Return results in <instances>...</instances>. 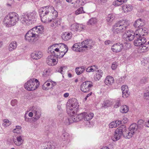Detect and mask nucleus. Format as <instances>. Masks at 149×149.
<instances>
[{
	"label": "nucleus",
	"mask_w": 149,
	"mask_h": 149,
	"mask_svg": "<svg viewBox=\"0 0 149 149\" xmlns=\"http://www.w3.org/2000/svg\"><path fill=\"white\" fill-rule=\"evenodd\" d=\"M69 134L66 132L63 133L61 136L62 139L63 141L67 140L68 139Z\"/></svg>",
	"instance_id": "nucleus-41"
},
{
	"label": "nucleus",
	"mask_w": 149,
	"mask_h": 149,
	"mask_svg": "<svg viewBox=\"0 0 149 149\" xmlns=\"http://www.w3.org/2000/svg\"><path fill=\"white\" fill-rule=\"evenodd\" d=\"M103 74L102 71L101 70H98L96 72L95 75L94 77L95 80L97 81L99 80L102 77Z\"/></svg>",
	"instance_id": "nucleus-28"
},
{
	"label": "nucleus",
	"mask_w": 149,
	"mask_h": 149,
	"mask_svg": "<svg viewBox=\"0 0 149 149\" xmlns=\"http://www.w3.org/2000/svg\"><path fill=\"white\" fill-rule=\"evenodd\" d=\"M84 13H85V12L83 10V8L82 7H80L75 12V13L77 15Z\"/></svg>",
	"instance_id": "nucleus-42"
},
{
	"label": "nucleus",
	"mask_w": 149,
	"mask_h": 149,
	"mask_svg": "<svg viewBox=\"0 0 149 149\" xmlns=\"http://www.w3.org/2000/svg\"><path fill=\"white\" fill-rule=\"evenodd\" d=\"M69 93H65L64 95V96L65 97H67L69 96Z\"/></svg>",
	"instance_id": "nucleus-64"
},
{
	"label": "nucleus",
	"mask_w": 149,
	"mask_h": 149,
	"mask_svg": "<svg viewBox=\"0 0 149 149\" xmlns=\"http://www.w3.org/2000/svg\"><path fill=\"white\" fill-rule=\"evenodd\" d=\"M121 101L119 99L117 100L116 102V103L114 105V107L117 108L120 106Z\"/></svg>",
	"instance_id": "nucleus-46"
},
{
	"label": "nucleus",
	"mask_w": 149,
	"mask_h": 149,
	"mask_svg": "<svg viewBox=\"0 0 149 149\" xmlns=\"http://www.w3.org/2000/svg\"><path fill=\"white\" fill-rule=\"evenodd\" d=\"M72 36V34L71 33L65 32L63 33L62 38L64 40L67 41L71 38Z\"/></svg>",
	"instance_id": "nucleus-24"
},
{
	"label": "nucleus",
	"mask_w": 149,
	"mask_h": 149,
	"mask_svg": "<svg viewBox=\"0 0 149 149\" xmlns=\"http://www.w3.org/2000/svg\"><path fill=\"white\" fill-rule=\"evenodd\" d=\"M148 30L146 28L137 29L135 31V39L134 45L136 46H140L147 42L146 36L148 34Z\"/></svg>",
	"instance_id": "nucleus-2"
},
{
	"label": "nucleus",
	"mask_w": 149,
	"mask_h": 149,
	"mask_svg": "<svg viewBox=\"0 0 149 149\" xmlns=\"http://www.w3.org/2000/svg\"><path fill=\"white\" fill-rule=\"evenodd\" d=\"M115 121H113L111 122L109 125V127L111 128H113L117 127V125Z\"/></svg>",
	"instance_id": "nucleus-45"
},
{
	"label": "nucleus",
	"mask_w": 149,
	"mask_h": 149,
	"mask_svg": "<svg viewBox=\"0 0 149 149\" xmlns=\"http://www.w3.org/2000/svg\"><path fill=\"white\" fill-rule=\"evenodd\" d=\"M14 144L17 146H20L23 144L24 142L22 136L18 135L16 137V138L13 139Z\"/></svg>",
	"instance_id": "nucleus-14"
},
{
	"label": "nucleus",
	"mask_w": 149,
	"mask_h": 149,
	"mask_svg": "<svg viewBox=\"0 0 149 149\" xmlns=\"http://www.w3.org/2000/svg\"><path fill=\"white\" fill-rule=\"evenodd\" d=\"M73 114L72 113H70L71 116L70 117L68 118V121L70 123H72L73 122H78L80 121L82 119V116L81 115L79 114L78 115H76V114Z\"/></svg>",
	"instance_id": "nucleus-11"
},
{
	"label": "nucleus",
	"mask_w": 149,
	"mask_h": 149,
	"mask_svg": "<svg viewBox=\"0 0 149 149\" xmlns=\"http://www.w3.org/2000/svg\"><path fill=\"white\" fill-rule=\"evenodd\" d=\"M129 25L128 21L120 20L116 23L113 26L112 31L113 33L116 34L124 32Z\"/></svg>",
	"instance_id": "nucleus-7"
},
{
	"label": "nucleus",
	"mask_w": 149,
	"mask_h": 149,
	"mask_svg": "<svg viewBox=\"0 0 149 149\" xmlns=\"http://www.w3.org/2000/svg\"><path fill=\"white\" fill-rule=\"evenodd\" d=\"M143 123V121L142 120H139L138 122V123L139 125H141L142 123Z\"/></svg>",
	"instance_id": "nucleus-63"
},
{
	"label": "nucleus",
	"mask_w": 149,
	"mask_h": 149,
	"mask_svg": "<svg viewBox=\"0 0 149 149\" xmlns=\"http://www.w3.org/2000/svg\"><path fill=\"white\" fill-rule=\"evenodd\" d=\"M44 145L42 149H54L55 148L54 146L51 142H46Z\"/></svg>",
	"instance_id": "nucleus-26"
},
{
	"label": "nucleus",
	"mask_w": 149,
	"mask_h": 149,
	"mask_svg": "<svg viewBox=\"0 0 149 149\" xmlns=\"http://www.w3.org/2000/svg\"><path fill=\"white\" fill-rule=\"evenodd\" d=\"M4 123H3L2 125L4 127L9 126L11 124L10 121L8 119H5L3 120Z\"/></svg>",
	"instance_id": "nucleus-43"
},
{
	"label": "nucleus",
	"mask_w": 149,
	"mask_h": 149,
	"mask_svg": "<svg viewBox=\"0 0 149 149\" xmlns=\"http://www.w3.org/2000/svg\"><path fill=\"white\" fill-rule=\"evenodd\" d=\"M81 45H78V43L74 44L72 47V49L74 51L80 52L83 49L82 47H80Z\"/></svg>",
	"instance_id": "nucleus-30"
},
{
	"label": "nucleus",
	"mask_w": 149,
	"mask_h": 149,
	"mask_svg": "<svg viewBox=\"0 0 149 149\" xmlns=\"http://www.w3.org/2000/svg\"><path fill=\"white\" fill-rule=\"evenodd\" d=\"M41 21L45 23L51 22L56 18L58 12L52 6H46L42 7L39 11Z\"/></svg>",
	"instance_id": "nucleus-1"
},
{
	"label": "nucleus",
	"mask_w": 149,
	"mask_h": 149,
	"mask_svg": "<svg viewBox=\"0 0 149 149\" xmlns=\"http://www.w3.org/2000/svg\"><path fill=\"white\" fill-rule=\"evenodd\" d=\"M53 55H51L48 56L46 60V63L49 66H54L56 65L57 61H56L55 59L53 58Z\"/></svg>",
	"instance_id": "nucleus-16"
},
{
	"label": "nucleus",
	"mask_w": 149,
	"mask_h": 149,
	"mask_svg": "<svg viewBox=\"0 0 149 149\" xmlns=\"http://www.w3.org/2000/svg\"><path fill=\"white\" fill-rule=\"evenodd\" d=\"M147 58H146L145 59H144L143 61H142V63H143L144 64H147L148 62V61L146 60Z\"/></svg>",
	"instance_id": "nucleus-59"
},
{
	"label": "nucleus",
	"mask_w": 149,
	"mask_h": 149,
	"mask_svg": "<svg viewBox=\"0 0 149 149\" xmlns=\"http://www.w3.org/2000/svg\"><path fill=\"white\" fill-rule=\"evenodd\" d=\"M82 116V119L86 121H88L91 120L94 116V114L93 113H87L86 112H83L80 113Z\"/></svg>",
	"instance_id": "nucleus-18"
},
{
	"label": "nucleus",
	"mask_w": 149,
	"mask_h": 149,
	"mask_svg": "<svg viewBox=\"0 0 149 149\" xmlns=\"http://www.w3.org/2000/svg\"><path fill=\"white\" fill-rule=\"evenodd\" d=\"M17 46V43L15 41L12 42L9 45L8 47V50L10 52L15 50Z\"/></svg>",
	"instance_id": "nucleus-23"
},
{
	"label": "nucleus",
	"mask_w": 149,
	"mask_h": 149,
	"mask_svg": "<svg viewBox=\"0 0 149 149\" xmlns=\"http://www.w3.org/2000/svg\"><path fill=\"white\" fill-rule=\"evenodd\" d=\"M147 43L144 44L142 45H141L139 49H141V52H144L148 51L149 50V46L148 45Z\"/></svg>",
	"instance_id": "nucleus-29"
},
{
	"label": "nucleus",
	"mask_w": 149,
	"mask_h": 149,
	"mask_svg": "<svg viewBox=\"0 0 149 149\" xmlns=\"http://www.w3.org/2000/svg\"><path fill=\"white\" fill-rule=\"evenodd\" d=\"M43 32V27L42 26L34 27L26 33L25 36V39L28 41L33 42L36 38H39Z\"/></svg>",
	"instance_id": "nucleus-3"
},
{
	"label": "nucleus",
	"mask_w": 149,
	"mask_h": 149,
	"mask_svg": "<svg viewBox=\"0 0 149 149\" xmlns=\"http://www.w3.org/2000/svg\"><path fill=\"white\" fill-rule=\"evenodd\" d=\"M116 125H117V127L121 123V121L119 120H116Z\"/></svg>",
	"instance_id": "nucleus-62"
},
{
	"label": "nucleus",
	"mask_w": 149,
	"mask_h": 149,
	"mask_svg": "<svg viewBox=\"0 0 149 149\" xmlns=\"http://www.w3.org/2000/svg\"><path fill=\"white\" fill-rule=\"evenodd\" d=\"M52 82V85H53V83H55L54 82L50 81V80H47L44 84L42 86V88L44 90H47L48 89L47 87L49 86L50 85V83L49 82Z\"/></svg>",
	"instance_id": "nucleus-32"
},
{
	"label": "nucleus",
	"mask_w": 149,
	"mask_h": 149,
	"mask_svg": "<svg viewBox=\"0 0 149 149\" xmlns=\"http://www.w3.org/2000/svg\"><path fill=\"white\" fill-rule=\"evenodd\" d=\"M135 36V33H134L129 31L123 34V38L125 40L127 41H130L134 39Z\"/></svg>",
	"instance_id": "nucleus-12"
},
{
	"label": "nucleus",
	"mask_w": 149,
	"mask_h": 149,
	"mask_svg": "<svg viewBox=\"0 0 149 149\" xmlns=\"http://www.w3.org/2000/svg\"><path fill=\"white\" fill-rule=\"evenodd\" d=\"M78 24H73L71 26L70 29L72 31H78Z\"/></svg>",
	"instance_id": "nucleus-40"
},
{
	"label": "nucleus",
	"mask_w": 149,
	"mask_h": 149,
	"mask_svg": "<svg viewBox=\"0 0 149 149\" xmlns=\"http://www.w3.org/2000/svg\"><path fill=\"white\" fill-rule=\"evenodd\" d=\"M35 114L34 119L37 120H38L40 117L41 116V113L40 111L38 110L34 111L33 112Z\"/></svg>",
	"instance_id": "nucleus-36"
},
{
	"label": "nucleus",
	"mask_w": 149,
	"mask_h": 149,
	"mask_svg": "<svg viewBox=\"0 0 149 149\" xmlns=\"http://www.w3.org/2000/svg\"><path fill=\"white\" fill-rule=\"evenodd\" d=\"M59 54H56V55L55 56H57V58H62L63 56L66 53H65V52H63V53H61V52H59Z\"/></svg>",
	"instance_id": "nucleus-48"
},
{
	"label": "nucleus",
	"mask_w": 149,
	"mask_h": 149,
	"mask_svg": "<svg viewBox=\"0 0 149 149\" xmlns=\"http://www.w3.org/2000/svg\"><path fill=\"white\" fill-rule=\"evenodd\" d=\"M78 31L80 32L81 31H82L84 29L83 26L81 25L78 24Z\"/></svg>",
	"instance_id": "nucleus-55"
},
{
	"label": "nucleus",
	"mask_w": 149,
	"mask_h": 149,
	"mask_svg": "<svg viewBox=\"0 0 149 149\" xmlns=\"http://www.w3.org/2000/svg\"><path fill=\"white\" fill-rule=\"evenodd\" d=\"M93 86V83L92 82L86 81L83 82L80 86L81 90L84 92H88L90 88Z\"/></svg>",
	"instance_id": "nucleus-10"
},
{
	"label": "nucleus",
	"mask_w": 149,
	"mask_h": 149,
	"mask_svg": "<svg viewBox=\"0 0 149 149\" xmlns=\"http://www.w3.org/2000/svg\"><path fill=\"white\" fill-rule=\"evenodd\" d=\"M97 66L96 65L92 66L90 67H89L86 69V71L88 72H93L95 70L97 69Z\"/></svg>",
	"instance_id": "nucleus-38"
},
{
	"label": "nucleus",
	"mask_w": 149,
	"mask_h": 149,
	"mask_svg": "<svg viewBox=\"0 0 149 149\" xmlns=\"http://www.w3.org/2000/svg\"><path fill=\"white\" fill-rule=\"evenodd\" d=\"M85 69L86 67L84 66L77 67L75 69V72L77 75H80L85 71Z\"/></svg>",
	"instance_id": "nucleus-31"
},
{
	"label": "nucleus",
	"mask_w": 149,
	"mask_h": 149,
	"mask_svg": "<svg viewBox=\"0 0 149 149\" xmlns=\"http://www.w3.org/2000/svg\"><path fill=\"white\" fill-rule=\"evenodd\" d=\"M123 46L122 43L118 42L113 45L111 47L112 51L118 53L121 52L123 49Z\"/></svg>",
	"instance_id": "nucleus-13"
},
{
	"label": "nucleus",
	"mask_w": 149,
	"mask_h": 149,
	"mask_svg": "<svg viewBox=\"0 0 149 149\" xmlns=\"http://www.w3.org/2000/svg\"><path fill=\"white\" fill-rule=\"evenodd\" d=\"M145 25L144 20L141 19H137L134 24V26L136 28L139 29L142 28L144 29L145 28H141Z\"/></svg>",
	"instance_id": "nucleus-15"
},
{
	"label": "nucleus",
	"mask_w": 149,
	"mask_h": 149,
	"mask_svg": "<svg viewBox=\"0 0 149 149\" xmlns=\"http://www.w3.org/2000/svg\"><path fill=\"white\" fill-rule=\"evenodd\" d=\"M22 127L20 126L17 125L16 126V128L13 130V133L17 132V131H16L17 130H21Z\"/></svg>",
	"instance_id": "nucleus-51"
},
{
	"label": "nucleus",
	"mask_w": 149,
	"mask_h": 149,
	"mask_svg": "<svg viewBox=\"0 0 149 149\" xmlns=\"http://www.w3.org/2000/svg\"><path fill=\"white\" fill-rule=\"evenodd\" d=\"M146 81V80L145 79H143L140 81V83L141 84L144 83Z\"/></svg>",
	"instance_id": "nucleus-61"
},
{
	"label": "nucleus",
	"mask_w": 149,
	"mask_h": 149,
	"mask_svg": "<svg viewBox=\"0 0 149 149\" xmlns=\"http://www.w3.org/2000/svg\"><path fill=\"white\" fill-rule=\"evenodd\" d=\"M81 44L80 47H82L83 49L84 48L91 49L93 47V44L91 40H85L82 42Z\"/></svg>",
	"instance_id": "nucleus-17"
},
{
	"label": "nucleus",
	"mask_w": 149,
	"mask_h": 149,
	"mask_svg": "<svg viewBox=\"0 0 149 149\" xmlns=\"http://www.w3.org/2000/svg\"><path fill=\"white\" fill-rule=\"evenodd\" d=\"M17 101L16 100H12L11 102V104L13 106H15L17 104Z\"/></svg>",
	"instance_id": "nucleus-54"
},
{
	"label": "nucleus",
	"mask_w": 149,
	"mask_h": 149,
	"mask_svg": "<svg viewBox=\"0 0 149 149\" xmlns=\"http://www.w3.org/2000/svg\"><path fill=\"white\" fill-rule=\"evenodd\" d=\"M138 126L135 123H133L129 127V131L132 133L133 135L134 133L137 131Z\"/></svg>",
	"instance_id": "nucleus-25"
},
{
	"label": "nucleus",
	"mask_w": 149,
	"mask_h": 149,
	"mask_svg": "<svg viewBox=\"0 0 149 149\" xmlns=\"http://www.w3.org/2000/svg\"><path fill=\"white\" fill-rule=\"evenodd\" d=\"M25 120L27 122H29L31 121V118L26 117L25 115L24 116Z\"/></svg>",
	"instance_id": "nucleus-57"
},
{
	"label": "nucleus",
	"mask_w": 149,
	"mask_h": 149,
	"mask_svg": "<svg viewBox=\"0 0 149 149\" xmlns=\"http://www.w3.org/2000/svg\"><path fill=\"white\" fill-rule=\"evenodd\" d=\"M117 66L118 64L117 62H113L111 66L112 69L113 70H115L117 68Z\"/></svg>",
	"instance_id": "nucleus-50"
},
{
	"label": "nucleus",
	"mask_w": 149,
	"mask_h": 149,
	"mask_svg": "<svg viewBox=\"0 0 149 149\" xmlns=\"http://www.w3.org/2000/svg\"><path fill=\"white\" fill-rule=\"evenodd\" d=\"M66 68L67 67L65 66L61 67L58 70V72H60L61 74H63L65 71V69H66Z\"/></svg>",
	"instance_id": "nucleus-44"
},
{
	"label": "nucleus",
	"mask_w": 149,
	"mask_h": 149,
	"mask_svg": "<svg viewBox=\"0 0 149 149\" xmlns=\"http://www.w3.org/2000/svg\"><path fill=\"white\" fill-rule=\"evenodd\" d=\"M53 23L51 24V26L56 27V26H58L60 24V21L58 19H55L54 20H52Z\"/></svg>",
	"instance_id": "nucleus-34"
},
{
	"label": "nucleus",
	"mask_w": 149,
	"mask_h": 149,
	"mask_svg": "<svg viewBox=\"0 0 149 149\" xmlns=\"http://www.w3.org/2000/svg\"><path fill=\"white\" fill-rule=\"evenodd\" d=\"M114 80V78L111 76H108L104 80L105 84L109 86L113 84Z\"/></svg>",
	"instance_id": "nucleus-22"
},
{
	"label": "nucleus",
	"mask_w": 149,
	"mask_h": 149,
	"mask_svg": "<svg viewBox=\"0 0 149 149\" xmlns=\"http://www.w3.org/2000/svg\"><path fill=\"white\" fill-rule=\"evenodd\" d=\"M145 125L146 127H149V120L147 122H145Z\"/></svg>",
	"instance_id": "nucleus-60"
},
{
	"label": "nucleus",
	"mask_w": 149,
	"mask_h": 149,
	"mask_svg": "<svg viewBox=\"0 0 149 149\" xmlns=\"http://www.w3.org/2000/svg\"><path fill=\"white\" fill-rule=\"evenodd\" d=\"M129 110V107L126 105H122L120 107V111L123 113H126L128 112Z\"/></svg>",
	"instance_id": "nucleus-35"
},
{
	"label": "nucleus",
	"mask_w": 149,
	"mask_h": 149,
	"mask_svg": "<svg viewBox=\"0 0 149 149\" xmlns=\"http://www.w3.org/2000/svg\"><path fill=\"white\" fill-rule=\"evenodd\" d=\"M39 85L38 81L36 79H32L28 81L24 85V88L28 91L34 90Z\"/></svg>",
	"instance_id": "nucleus-8"
},
{
	"label": "nucleus",
	"mask_w": 149,
	"mask_h": 149,
	"mask_svg": "<svg viewBox=\"0 0 149 149\" xmlns=\"http://www.w3.org/2000/svg\"><path fill=\"white\" fill-rule=\"evenodd\" d=\"M115 18V16L113 14H111L108 15L107 20L108 22L109 21H112Z\"/></svg>",
	"instance_id": "nucleus-39"
},
{
	"label": "nucleus",
	"mask_w": 149,
	"mask_h": 149,
	"mask_svg": "<svg viewBox=\"0 0 149 149\" xmlns=\"http://www.w3.org/2000/svg\"><path fill=\"white\" fill-rule=\"evenodd\" d=\"M56 44L57 45H58L60 49V52H61V53L65 52V53H66L68 51V47L65 44L63 43Z\"/></svg>",
	"instance_id": "nucleus-20"
},
{
	"label": "nucleus",
	"mask_w": 149,
	"mask_h": 149,
	"mask_svg": "<svg viewBox=\"0 0 149 149\" xmlns=\"http://www.w3.org/2000/svg\"><path fill=\"white\" fill-rule=\"evenodd\" d=\"M126 76L122 77L119 79L120 83L121 84L123 83L125 81V79L126 78Z\"/></svg>",
	"instance_id": "nucleus-52"
},
{
	"label": "nucleus",
	"mask_w": 149,
	"mask_h": 149,
	"mask_svg": "<svg viewBox=\"0 0 149 149\" xmlns=\"http://www.w3.org/2000/svg\"><path fill=\"white\" fill-rule=\"evenodd\" d=\"M129 132V130H126L125 127L123 126L118 127L115 131V134L114 135L113 139V141H115L118 140L120 138L122 135L125 138L127 139L131 138L133 135L132 133L130 132V136H128L127 133Z\"/></svg>",
	"instance_id": "nucleus-4"
},
{
	"label": "nucleus",
	"mask_w": 149,
	"mask_h": 149,
	"mask_svg": "<svg viewBox=\"0 0 149 149\" xmlns=\"http://www.w3.org/2000/svg\"><path fill=\"white\" fill-rule=\"evenodd\" d=\"M54 52H56L59 53L60 52V49H59V47H58V45H57L56 47L54 48Z\"/></svg>",
	"instance_id": "nucleus-56"
},
{
	"label": "nucleus",
	"mask_w": 149,
	"mask_h": 149,
	"mask_svg": "<svg viewBox=\"0 0 149 149\" xmlns=\"http://www.w3.org/2000/svg\"><path fill=\"white\" fill-rule=\"evenodd\" d=\"M113 4L114 6H118L122 4L120 0H117L113 2Z\"/></svg>",
	"instance_id": "nucleus-49"
},
{
	"label": "nucleus",
	"mask_w": 149,
	"mask_h": 149,
	"mask_svg": "<svg viewBox=\"0 0 149 149\" xmlns=\"http://www.w3.org/2000/svg\"><path fill=\"white\" fill-rule=\"evenodd\" d=\"M68 103L70 106L69 108L67 107V111L70 113H72L74 114L78 111L79 108V105L77 100L75 98H72L70 100Z\"/></svg>",
	"instance_id": "nucleus-9"
},
{
	"label": "nucleus",
	"mask_w": 149,
	"mask_h": 149,
	"mask_svg": "<svg viewBox=\"0 0 149 149\" xmlns=\"http://www.w3.org/2000/svg\"><path fill=\"white\" fill-rule=\"evenodd\" d=\"M122 92L123 97L126 98L128 96L130 92L129 91L128 87L126 85H123L121 88Z\"/></svg>",
	"instance_id": "nucleus-19"
},
{
	"label": "nucleus",
	"mask_w": 149,
	"mask_h": 149,
	"mask_svg": "<svg viewBox=\"0 0 149 149\" xmlns=\"http://www.w3.org/2000/svg\"><path fill=\"white\" fill-rule=\"evenodd\" d=\"M57 46V45L56 44H54L53 45H52L51 46L49 47L48 48V51L49 53H50L51 54H52L53 56L56 55V53L55 52H54V48H55Z\"/></svg>",
	"instance_id": "nucleus-33"
},
{
	"label": "nucleus",
	"mask_w": 149,
	"mask_h": 149,
	"mask_svg": "<svg viewBox=\"0 0 149 149\" xmlns=\"http://www.w3.org/2000/svg\"><path fill=\"white\" fill-rule=\"evenodd\" d=\"M108 0H97V2L101 4H103L107 2Z\"/></svg>",
	"instance_id": "nucleus-53"
},
{
	"label": "nucleus",
	"mask_w": 149,
	"mask_h": 149,
	"mask_svg": "<svg viewBox=\"0 0 149 149\" xmlns=\"http://www.w3.org/2000/svg\"><path fill=\"white\" fill-rule=\"evenodd\" d=\"M42 56V52H35L31 54V58L36 60L40 58Z\"/></svg>",
	"instance_id": "nucleus-21"
},
{
	"label": "nucleus",
	"mask_w": 149,
	"mask_h": 149,
	"mask_svg": "<svg viewBox=\"0 0 149 149\" xmlns=\"http://www.w3.org/2000/svg\"><path fill=\"white\" fill-rule=\"evenodd\" d=\"M111 41L110 40H106L104 42V43L106 45H108L111 43Z\"/></svg>",
	"instance_id": "nucleus-58"
},
{
	"label": "nucleus",
	"mask_w": 149,
	"mask_h": 149,
	"mask_svg": "<svg viewBox=\"0 0 149 149\" xmlns=\"http://www.w3.org/2000/svg\"><path fill=\"white\" fill-rule=\"evenodd\" d=\"M144 97L146 99L149 100V90L146 91L144 93Z\"/></svg>",
	"instance_id": "nucleus-47"
},
{
	"label": "nucleus",
	"mask_w": 149,
	"mask_h": 149,
	"mask_svg": "<svg viewBox=\"0 0 149 149\" xmlns=\"http://www.w3.org/2000/svg\"><path fill=\"white\" fill-rule=\"evenodd\" d=\"M122 8L124 12L127 13L132 10L133 7L130 5H125L123 6Z\"/></svg>",
	"instance_id": "nucleus-27"
},
{
	"label": "nucleus",
	"mask_w": 149,
	"mask_h": 149,
	"mask_svg": "<svg viewBox=\"0 0 149 149\" xmlns=\"http://www.w3.org/2000/svg\"><path fill=\"white\" fill-rule=\"evenodd\" d=\"M19 20V16L18 14L15 12H13L6 16L3 22L7 26H9L15 25Z\"/></svg>",
	"instance_id": "nucleus-5"
},
{
	"label": "nucleus",
	"mask_w": 149,
	"mask_h": 149,
	"mask_svg": "<svg viewBox=\"0 0 149 149\" xmlns=\"http://www.w3.org/2000/svg\"><path fill=\"white\" fill-rule=\"evenodd\" d=\"M97 22V20L96 18H92L87 22L88 25H93L95 24Z\"/></svg>",
	"instance_id": "nucleus-37"
},
{
	"label": "nucleus",
	"mask_w": 149,
	"mask_h": 149,
	"mask_svg": "<svg viewBox=\"0 0 149 149\" xmlns=\"http://www.w3.org/2000/svg\"><path fill=\"white\" fill-rule=\"evenodd\" d=\"M37 17V13L35 11H33L28 14H23L21 19L22 23L25 25H29L34 23L36 21Z\"/></svg>",
	"instance_id": "nucleus-6"
}]
</instances>
